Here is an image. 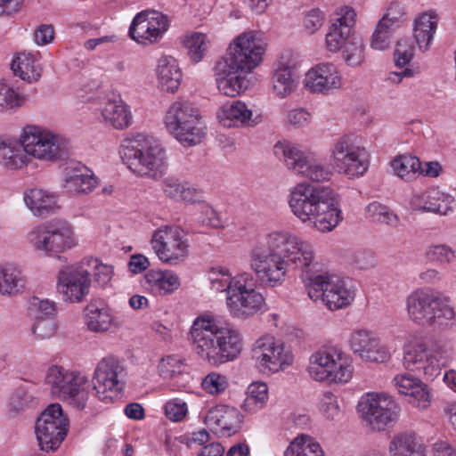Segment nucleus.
<instances>
[{"mask_svg": "<svg viewBox=\"0 0 456 456\" xmlns=\"http://www.w3.org/2000/svg\"><path fill=\"white\" fill-rule=\"evenodd\" d=\"M266 45L264 34L254 30L244 32L234 39L226 55L215 66L221 94L236 97L246 91L248 81L243 73L250 72L261 63Z\"/></svg>", "mask_w": 456, "mask_h": 456, "instance_id": "1", "label": "nucleus"}, {"mask_svg": "<svg viewBox=\"0 0 456 456\" xmlns=\"http://www.w3.org/2000/svg\"><path fill=\"white\" fill-rule=\"evenodd\" d=\"M188 339L194 353L215 367L238 359L244 347L240 331L222 325L212 313L201 314L193 320Z\"/></svg>", "mask_w": 456, "mask_h": 456, "instance_id": "2", "label": "nucleus"}, {"mask_svg": "<svg viewBox=\"0 0 456 456\" xmlns=\"http://www.w3.org/2000/svg\"><path fill=\"white\" fill-rule=\"evenodd\" d=\"M289 208L303 223L322 232L332 231L342 213L331 189L303 182L290 191Z\"/></svg>", "mask_w": 456, "mask_h": 456, "instance_id": "3", "label": "nucleus"}, {"mask_svg": "<svg viewBox=\"0 0 456 456\" xmlns=\"http://www.w3.org/2000/svg\"><path fill=\"white\" fill-rule=\"evenodd\" d=\"M119 154L123 163L138 176L159 180L167 173L166 149L152 137L137 134L123 140Z\"/></svg>", "mask_w": 456, "mask_h": 456, "instance_id": "4", "label": "nucleus"}, {"mask_svg": "<svg viewBox=\"0 0 456 456\" xmlns=\"http://www.w3.org/2000/svg\"><path fill=\"white\" fill-rule=\"evenodd\" d=\"M200 111L191 102H173L166 110L163 124L167 133L184 147L200 143L206 135Z\"/></svg>", "mask_w": 456, "mask_h": 456, "instance_id": "5", "label": "nucleus"}, {"mask_svg": "<svg viewBox=\"0 0 456 456\" xmlns=\"http://www.w3.org/2000/svg\"><path fill=\"white\" fill-rule=\"evenodd\" d=\"M270 233L262 236L249 251V266L258 280L270 287L283 284L289 266Z\"/></svg>", "mask_w": 456, "mask_h": 456, "instance_id": "6", "label": "nucleus"}, {"mask_svg": "<svg viewBox=\"0 0 456 456\" xmlns=\"http://www.w3.org/2000/svg\"><path fill=\"white\" fill-rule=\"evenodd\" d=\"M406 308L410 319L420 325L449 327L455 322L456 314L448 299L429 289H419L409 295Z\"/></svg>", "mask_w": 456, "mask_h": 456, "instance_id": "7", "label": "nucleus"}, {"mask_svg": "<svg viewBox=\"0 0 456 456\" xmlns=\"http://www.w3.org/2000/svg\"><path fill=\"white\" fill-rule=\"evenodd\" d=\"M273 153L289 170L296 175L316 183L326 182L331 178L332 172L323 162L292 142H276L273 146Z\"/></svg>", "mask_w": 456, "mask_h": 456, "instance_id": "8", "label": "nucleus"}, {"mask_svg": "<svg viewBox=\"0 0 456 456\" xmlns=\"http://www.w3.org/2000/svg\"><path fill=\"white\" fill-rule=\"evenodd\" d=\"M45 383L56 398L77 409L85 408L88 399V378L82 372L52 365L45 372Z\"/></svg>", "mask_w": 456, "mask_h": 456, "instance_id": "9", "label": "nucleus"}, {"mask_svg": "<svg viewBox=\"0 0 456 456\" xmlns=\"http://www.w3.org/2000/svg\"><path fill=\"white\" fill-rule=\"evenodd\" d=\"M305 286L312 300H322L331 311L348 306L355 297V290L346 281L329 273L307 276Z\"/></svg>", "mask_w": 456, "mask_h": 456, "instance_id": "10", "label": "nucleus"}, {"mask_svg": "<svg viewBox=\"0 0 456 456\" xmlns=\"http://www.w3.org/2000/svg\"><path fill=\"white\" fill-rule=\"evenodd\" d=\"M330 154L334 169L349 179L362 176L370 166L368 151L350 134L338 137L330 147Z\"/></svg>", "mask_w": 456, "mask_h": 456, "instance_id": "11", "label": "nucleus"}, {"mask_svg": "<svg viewBox=\"0 0 456 456\" xmlns=\"http://www.w3.org/2000/svg\"><path fill=\"white\" fill-rule=\"evenodd\" d=\"M20 138L28 158L40 161L55 162L67 150V140L63 136L39 126H26Z\"/></svg>", "mask_w": 456, "mask_h": 456, "instance_id": "12", "label": "nucleus"}, {"mask_svg": "<svg viewBox=\"0 0 456 456\" xmlns=\"http://www.w3.org/2000/svg\"><path fill=\"white\" fill-rule=\"evenodd\" d=\"M357 411L373 430L381 431L398 420L401 407L386 393L368 392L361 396Z\"/></svg>", "mask_w": 456, "mask_h": 456, "instance_id": "13", "label": "nucleus"}, {"mask_svg": "<svg viewBox=\"0 0 456 456\" xmlns=\"http://www.w3.org/2000/svg\"><path fill=\"white\" fill-rule=\"evenodd\" d=\"M151 246L159 260L168 265H176L189 256V241L184 231L177 225H162L151 238Z\"/></svg>", "mask_w": 456, "mask_h": 456, "instance_id": "14", "label": "nucleus"}, {"mask_svg": "<svg viewBox=\"0 0 456 456\" xmlns=\"http://www.w3.org/2000/svg\"><path fill=\"white\" fill-rule=\"evenodd\" d=\"M126 370L124 363L112 356L102 358L93 374L96 397L106 403L118 398L126 385Z\"/></svg>", "mask_w": 456, "mask_h": 456, "instance_id": "15", "label": "nucleus"}, {"mask_svg": "<svg viewBox=\"0 0 456 456\" xmlns=\"http://www.w3.org/2000/svg\"><path fill=\"white\" fill-rule=\"evenodd\" d=\"M274 240V248H279L288 266L293 265L305 273L303 281L311 274L309 267L314 262L315 249L313 243L297 233L286 230L269 232Z\"/></svg>", "mask_w": 456, "mask_h": 456, "instance_id": "16", "label": "nucleus"}, {"mask_svg": "<svg viewBox=\"0 0 456 456\" xmlns=\"http://www.w3.org/2000/svg\"><path fill=\"white\" fill-rule=\"evenodd\" d=\"M251 355L257 368L268 373L284 370L294 362L290 348L271 335L262 336L254 342Z\"/></svg>", "mask_w": 456, "mask_h": 456, "instance_id": "17", "label": "nucleus"}, {"mask_svg": "<svg viewBox=\"0 0 456 456\" xmlns=\"http://www.w3.org/2000/svg\"><path fill=\"white\" fill-rule=\"evenodd\" d=\"M233 287L232 294L226 296V305L232 316L246 319L265 311V297L256 290L250 273L239 278Z\"/></svg>", "mask_w": 456, "mask_h": 456, "instance_id": "18", "label": "nucleus"}, {"mask_svg": "<svg viewBox=\"0 0 456 456\" xmlns=\"http://www.w3.org/2000/svg\"><path fill=\"white\" fill-rule=\"evenodd\" d=\"M92 284L90 270L78 263L61 267L57 273L56 289L63 302L78 304L89 295Z\"/></svg>", "mask_w": 456, "mask_h": 456, "instance_id": "19", "label": "nucleus"}, {"mask_svg": "<svg viewBox=\"0 0 456 456\" xmlns=\"http://www.w3.org/2000/svg\"><path fill=\"white\" fill-rule=\"evenodd\" d=\"M68 419L59 403H53L36 422V434L41 450L54 451L66 436Z\"/></svg>", "mask_w": 456, "mask_h": 456, "instance_id": "20", "label": "nucleus"}, {"mask_svg": "<svg viewBox=\"0 0 456 456\" xmlns=\"http://www.w3.org/2000/svg\"><path fill=\"white\" fill-rule=\"evenodd\" d=\"M168 27L169 20L165 14L155 10H144L134 17L128 34L139 44H154L162 38Z\"/></svg>", "mask_w": 456, "mask_h": 456, "instance_id": "21", "label": "nucleus"}, {"mask_svg": "<svg viewBox=\"0 0 456 456\" xmlns=\"http://www.w3.org/2000/svg\"><path fill=\"white\" fill-rule=\"evenodd\" d=\"M348 347L354 355L365 362L383 363L392 356L388 347L368 329L354 330L348 337Z\"/></svg>", "mask_w": 456, "mask_h": 456, "instance_id": "22", "label": "nucleus"}, {"mask_svg": "<svg viewBox=\"0 0 456 456\" xmlns=\"http://www.w3.org/2000/svg\"><path fill=\"white\" fill-rule=\"evenodd\" d=\"M303 85L312 94L330 95L342 88L343 77L336 65L322 62L305 73Z\"/></svg>", "mask_w": 456, "mask_h": 456, "instance_id": "23", "label": "nucleus"}, {"mask_svg": "<svg viewBox=\"0 0 456 456\" xmlns=\"http://www.w3.org/2000/svg\"><path fill=\"white\" fill-rule=\"evenodd\" d=\"M403 362L406 370L423 374L427 379L437 376L436 362L422 339L415 338L404 346Z\"/></svg>", "mask_w": 456, "mask_h": 456, "instance_id": "24", "label": "nucleus"}, {"mask_svg": "<svg viewBox=\"0 0 456 456\" xmlns=\"http://www.w3.org/2000/svg\"><path fill=\"white\" fill-rule=\"evenodd\" d=\"M97 185V177L86 166L70 165L63 171L62 188L69 195L88 194Z\"/></svg>", "mask_w": 456, "mask_h": 456, "instance_id": "25", "label": "nucleus"}, {"mask_svg": "<svg viewBox=\"0 0 456 456\" xmlns=\"http://www.w3.org/2000/svg\"><path fill=\"white\" fill-rule=\"evenodd\" d=\"M86 329L96 334H106L120 328L121 323L112 310L104 305L89 304L84 310Z\"/></svg>", "mask_w": 456, "mask_h": 456, "instance_id": "26", "label": "nucleus"}, {"mask_svg": "<svg viewBox=\"0 0 456 456\" xmlns=\"http://www.w3.org/2000/svg\"><path fill=\"white\" fill-rule=\"evenodd\" d=\"M216 116L225 127H253L258 123L253 117L252 110L240 100L223 104Z\"/></svg>", "mask_w": 456, "mask_h": 456, "instance_id": "27", "label": "nucleus"}, {"mask_svg": "<svg viewBox=\"0 0 456 456\" xmlns=\"http://www.w3.org/2000/svg\"><path fill=\"white\" fill-rule=\"evenodd\" d=\"M273 92L280 99L293 94L298 85V74L294 64L281 57L274 65L273 77Z\"/></svg>", "mask_w": 456, "mask_h": 456, "instance_id": "28", "label": "nucleus"}, {"mask_svg": "<svg viewBox=\"0 0 456 456\" xmlns=\"http://www.w3.org/2000/svg\"><path fill=\"white\" fill-rule=\"evenodd\" d=\"M454 200L436 188L429 189L411 200L412 208L421 212H431L446 216L452 211Z\"/></svg>", "mask_w": 456, "mask_h": 456, "instance_id": "29", "label": "nucleus"}, {"mask_svg": "<svg viewBox=\"0 0 456 456\" xmlns=\"http://www.w3.org/2000/svg\"><path fill=\"white\" fill-rule=\"evenodd\" d=\"M392 384L399 394L409 395L411 403L418 407L426 408L431 399L428 387L411 374L400 373L394 377Z\"/></svg>", "mask_w": 456, "mask_h": 456, "instance_id": "30", "label": "nucleus"}, {"mask_svg": "<svg viewBox=\"0 0 456 456\" xmlns=\"http://www.w3.org/2000/svg\"><path fill=\"white\" fill-rule=\"evenodd\" d=\"M30 162L25 146L19 139L0 136V165L8 170H18Z\"/></svg>", "mask_w": 456, "mask_h": 456, "instance_id": "31", "label": "nucleus"}, {"mask_svg": "<svg viewBox=\"0 0 456 456\" xmlns=\"http://www.w3.org/2000/svg\"><path fill=\"white\" fill-rule=\"evenodd\" d=\"M143 279L145 289L155 296L172 294L181 286L179 276L168 269H151L145 273Z\"/></svg>", "mask_w": 456, "mask_h": 456, "instance_id": "32", "label": "nucleus"}, {"mask_svg": "<svg viewBox=\"0 0 456 456\" xmlns=\"http://www.w3.org/2000/svg\"><path fill=\"white\" fill-rule=\"evenodd\" d=\"M157 78L159 86L162 91L175 93L183 78L182 70L176 59L172 56H162L158 61Z\"/></svg>", "mask_w": 456, "mask_h": 456, "instance_id": "33", "label": "nucleus"}, {"mask_svg": "<svg viewBox=\"0 0 456 456\" xmlns=\"http://www.w3.org/2000/svg\"><path fill=\"white\" fill-rule=\"evenodd\" d=\"M11 69L16 77L29 84L38 81L43 73L38 54L27 52L13 58Z\"/></svg>", "mask_w": 456, "mask_h": 456, "instance_id": "34", "label": "nucleus"}, {"mask_svg": "<svg viewBox=\"0 0 456 456\" xmlns=\"http://www.w3.org/2000/svg\"><path fill=\"white\" fill-rule=\"evenodd\" d=\"M23 200L28 208L37 216H46L59 208L57 195L42 189L26 191Z\"/></svg>", "mask_w": 456, "mask_h": 456, "instance_id": "35", "label": "nucleus"}, {"mask_svg": "<svg viewBox=\"0 0 456 456\" xmlns=\"http://www.w3.org/2000/svg\"><path fill=\"white\" fill-rule=\"evenodd\" d=\"M164 194L175 201L195 203L200 201L201 192L188 182L175 176L166 177L161 183Z\"/></svg>", "mask_w": 456, "mask_h": 456, "instance_id": "36", "label": "nucleus"}, {"mask_svg": "<svg viewBox=\"0 0 456 456\" xmlns=\"http://www.w3.org/2000/svg\"><path fill=\"white\" fill-rule=\"evenodd\" d=\"M26 277L20 266L13 263L0 265V294L13 297L23 291Z\"/></svg>", "mask_w": 456, "mask_h": 456, "instance_id": "37", "label": "nucleus"}, {"mask_svg": "<svg viewBox=\"0 0 456 456\" xmlns=\"http://www.w3.org/2000/svg\"><path fill=\"white\" fill-rule=\"evenodd\" d=\"M101 112L103 120L116 129H125L132 124L130 108L121 99L108 100Z\"/></svg>", "mask_w": 456, "mask_h": 456, "instance_id": "38", "label": "nucleus"}, {"mask_svg": "<svg viewBox=\"0 0 456 456\" xmlns=\"http://www.w3.org/2000/svg\"><path fill=\"white\" fill-rule=\"evenodd\" d=\"M391 456H427L425 446L415 434L404 432L395 436L389 443Z\"/></svg>", "mask_w": 456, "mask_h": 456, "instance_id": "39", "label": "nucleus"}, {"mask_svg": "<svg viewBox=\"0 0 456 456\" xmlns=\"http://www.w3.org/2000/svg\"><path fill=\"white\" fill-rule=\"evenodd\" d=\"M331 363L328 383L346 384L352 379L354 369L349 354L336 347Z\"/></svg>", "mask_w": 456, "mask_h": 456, "instance_id": "40", "label": "nucleus"}, {"mask_svg": "<svg viewBox=\"0 0 456 456\" xmlns=\"http://www.w3.org/2000/svg\"><path fill=\"white\" fill-rule=\"evenodd\" d=\"M335 348L321 349L311 355L308 373L315 381L328 382Z\"/></svg>", "mask_w": 456, "mask_h": 456, "instance_id": "41", "label": "nucleus"}, {"mask_svg": "<svg viewBox=\"0 0 456 456\" xmlns=\"http://www.w3.org/2000/svg\"><path fill=\"white\" fill-rule=\"evenodd\" d=\"M51 233L53 254L62 253L77 244L73 228L65 221L51 222Z\"/></svg>", "mask_w": 456, "mask_h": 456, "instance_id": "42", "label": "nucleus"}, {"mask_svg": "<svg viewBox=\"0 0 456 456\" xmlns=\"http://www.w3.org/2000/svg\"><path fill=\"white\" fill-rule=\"evenodd\" d=\"M436 27L437 18L435 13H422L415 20L414 37L422 52L428 50Z\"/></svg>", "mask_w": 456, "mask_h": 456, "instance_id": "43", "label": "nucleus"}, {"mask_svg": "<svg viewBox=\"0 0 456 456\" xmlns=\"http://www.w3.org/2000/svg\"><path fill=\"white\" fill-rule=\"evenodd\" d=\"M247 273L232 275L227 267H212L208 273L211 289L216 292H226V296H230L234 289V283L239 281V278L244 277Z\"/></svg>", "mask_w": 456, "mask_h": 456, "instance_id": "44", "label": "nucleus"}, {"mask_svg": "<svg viewBox=\"0 0 456 456\" xmlns=\"http://www.w3.org/2000/svg\"><path fill=\"white\" fill-rule=\"evenodd\" d=\"M31 248L44 256L53 255L51 233V222L32 228L27 234Z\"/></svg>", "mask_w": 456, "mask_h": 456, "instance_id": "45", "label": "nucleus"}, {"mask_svg": "<svg viewBox=\"0 0 456 456\" xmlns=\"http://www.w3.org/2000/svg\"><path fill=\"white\" fill-rule=\"evenodd\" d=\"M285 456H324L320 444L307 435L297 436L286 449Z\"/></svg>", "mask_w": 456, "mask_h": 456, "instance_id": "46", "label": "nucleus"}, {"mask_svg": "<svg viewBox=\"0 0 456 456\" xmlns=\"http://www.w3.org/2000/svg\"><path fill=\"white\" fill-rule=\"evenodd\" d=\"M391 167L398 177L404 181H411L421 169V162L415 156L401 155L392 160Z\"/></svg>", "mask_w": 456, "mask_h": 456, "instance_id": "47", "label": "nucleus"}, {"mask_svg": "<svg viewBox=\"0 0 456 456\" xmlns=\"http://www.w3.org/2000/svg\"><path fill=\"white\" fill-rule=\"evenodd\" d=\"M235 418H237V411L233 408L217 406L208 411L205 422L208 426L230 431L233 428L232 420Z\"/></svg>", "mask_w": 456, "mask_h": 456, "instance_id": "48", "label": "nucleus"}, {"mask_svg": "<svg viewBox=\"0 0 456 456\" xmlns=\"http://www.w3.org/2000/svg\"><path fill=\"white\" fill-rule=\"evenodd\" d=\"M268 400V387L265 382H253L248 387L243 409L254 412L262 409Z\"/></svg>", "mask_w": 456, "mask_h": 456, "instance_id": "49", "label": "nucleus"}, {"mask_svg": "<svg viewBox=\"0 0 456 456\" xmlns=\"http://www.w3.org/2000/svg\"><path fill=\"white\" fill-rule=\"evenodd\" d=\"M27 101L26 95L19 93L10 85L0 82V110L13 111L22 107Z\"/></svg>", "mask_w": 456, "mask_h": 456, "instance_id": "50", "label": "nucleus"}, {"mask_svg": "<svg viewBox=\"0 0 456 456\" xmlns=\"http://www.w3.org/2000/svg\"><path fill=\"white\" fill-rule=\"evenodd\" d=\"M84 266L90 270L94 275V281L100 287L107 286L112 279L114 271L113 266L102 263L97 258L86 257L82 260Z\"/></svg>", "mask_w": 456, "mask_h": 456, "instance_id": "51", "label": "nucleus"}, {"mask_svg": "<svg viewBox=\"0 0 456 456\" xmlns=\"http://www.w3.org/2000/svg\"><path fill=\"white\" fill-rule=\"evenodd\" d=\"M366 215L373 222L386 224L395 227L399 224V217L387 206L373 201L366 207Z\"/></svg>", "mask_w": 456, "mask_h": 456, "instance_id": "52", "label": "nucleus"}, {"mask_svg": "<svg viewBox=\"0 0 456 456\" xmlns=\"http://www.w3.org/2000/svg\"><path fill=\"white\" fill-rule=\"evenodd\" d=\"M355 37L348 28H338L336 24H330L326 35V47L330 52L337 53Z\"/></svg>", "mask_w": 456, "mask_h": 456, "instance_id": "53", "label": "nucleus"}, {"mask_svg": "<svg viewBox=\"0 0 456 456\" xmlns=\"http://www.w3.org/2000/svg\"><path fill=\"white\" fill-rule=\"evenodd\" d=\"M183 44L193 62L200 61L208 50L207 36L203 33L195 32L186 36Z\"/></svg>", "mask_w": 456, "mask_h": 456, "instance_id": "54", "label": "nucleus"}, {"mask_svg": "<svg viewBox=\"0 0 456 456\" xmlns=\"http://www.w3.org/2000/svg\"><path fill=\"white\" fill-rule=\"evenodd\" d=\"M431 357L436 362L437 375L440 374L441 366L445 365L452 359L453 346L452 341L440 339L429 346Z\"/></svg>", "mask_w": 456, "mask_h": 456, "instance_id": "55", "label": "nucleus"}, {"mask_svg": "<svg viewBox=\"0 0 456 456\" xmlns=\"http://www.w3.org/2000/svg\"><path fill=\"white\" fill-rule=\"evenodd\" d=\"M343 58L347 65L359 66L364 60V45L359 38H354L344 46Z\"/></svg>", "mask_w": 456, "mask_h": 456, "instance_id": "56", "label": "nucleus"}, {"mask_svg": "<svg viewBox=\"0 0 456 456\" xmlns=\"http://www.w3.org/2000/svg\"><path fill=\"white\" fill-rule=\"evenodd\" d=\"M28 311L35 319L52 318L56 313V305L52 300L34 297L29 300Z\"/></svg>", "mask_w": 456, "mask_h": 456, "instance_id": "57", "label": "nucleus"}, {"mask_svg": "<svg viewBox=\"0 0 456 456\" xmlns=\"http://www.w3.org/2000/svg\"><path fill=\"white\" fill-rule=\"evenodd\" d=\"M405 14L404 5L399 1H393L379 21H384L391 28L396 29L403 24Z\"/></svg>", "mask_w": 456, "mask_h": 456, "instance_id": "58", "label": "nucleus"}, {"mask_svg": "<svg viewBox=\"0 0 456 456\" xmlns=\"http://www.w3.org/2000/svg\"><path fill=\"white\" fill-rule=\"evenodd\" d=\"M35 401V397L25 389H18L10 398L9 412L16 415L29 408Z\"/></svg>", "mask_w": 456, "mask_h": 456, "instance_id": "59", "label": "nucleus"}, {"mask_svg": "<svg viewBox=\"0 0 456 456\" xmlns=\"http://www.w3.org/2000/svg\"><path fill=\"white\" fill-rule=\"evenodd\" d=\"M395 28H391L384 21H379L376 29L374 30L371 39V48L379 51H383L388 48L390 45V37Z\"/></svg>", "mask_w": 456, "mask_h": 456, "instance_id": "60", "label": "nucleus"}, {"mask_svg": "<svg viewBox=\"0 0 456 456\" xmlns=\"http://www.w3.org/2000/svg\"><path fill=\"white\" fill-rule=\"evenodd\" d=\"M395 65L403 68L407 65L414 55V45L411 39L403 38L397 42L395 50Z\"/></svg>", "mask_w": 456, "mask_h": 456, "instance_id": "61", "label": "nucleus"}, {"mask_svg": "<svg viewBox=\"0 0 456 456\" xmlns=\"http://www.w3.org/2000/svg\"><path fill=\"white\" fill-rule=\"evenodd\" d=\"M201 386L208 394L219 395L226 389L228 382L225 376L211 372L204 378Z\"/></svg>", "mask_w": 456, "mask_h": 456, "instance_id": "62", "label": "nucleus"}, {"mask_svg": "<svg viewBox=\"0 0 456 456\" xmlns=\"http://www.w3.org/2000/svg\"><path fill=\"white\" fill-rule=\"evenodd\" d=\"M57 330L56 323L52 318L35 319L31 332L38 339H48L54 336Z\"/></svg>", "mask_w": 456, "mask_h": 456, "instance_id": "63", "label": "nucleus"}, {"mask_svg": "<svg viewBox=\"0 0 456 456\" xmlns=\"http://www.w3.org/2000/svg\"><path fill=\"white\" fill-rule=\"evenodd\" d=\"M319 408L323 416L329 419H334L340 412L338 397L330 391L322 394Z\"/></svg>", "mask_w": 456, "mask_h": 456, "instance_id": "64", "label": "nucleus"}]
</instances>
